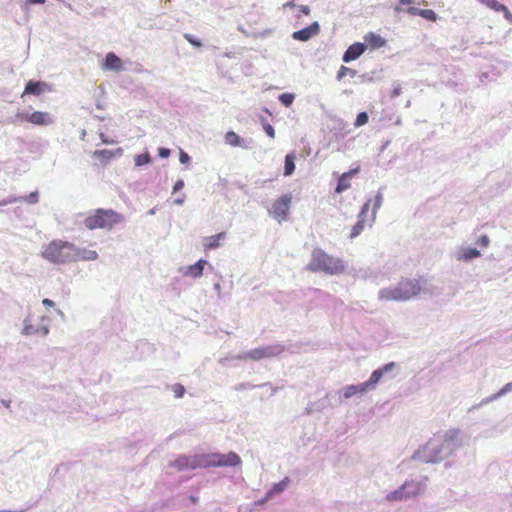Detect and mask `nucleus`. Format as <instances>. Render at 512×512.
I'll use <instances>...</instances> for the list:
<instances>
[{
    "instance_id": "nucleus-1",
    "label": "nucleus",
    "mask_w": 512,
    "mask_h": 512,
    "mask_svg": "<svg viewBox=\"0 0 512 512\" xmlns=\"http://www.w3.org/2000/svg\"><path fill=\"white\" fill-rule=\"evenodd\" d=\"M461 445L460 431L450 429L431 438L424 446L414 452L412 458L425 463H438L449 457Z\"/></svg>"
},
{
    "instance_id": "nucleus-2",
    "label": "nucleus",
    "mask_w": 512,
    "mask_h": 512,
    "mask_svg": "<svg viewBox=\"0 0 512 512\" xmlns=\"http://www.w3.org/2000/svg\"><path fill=\"white\" fill-rule=\"evenodd\" d=\"M427 290V280L404 278L396 285L379 290L378 299L381 301H408Z\"/></svg>"
},
{
    "instance_id": "nucleus-3",
    "label": "nucleus",
    "mask_w": 512,
    "mask_h": 512,
    "mask_svg": "<svg viewBox=\"0 0 512 512\" xmlns=\"http://www.w3.org/2000/svg\"><path fill=\"white\" fill-rule=\"evenodd\" d=\"M428 477L418 476L413 479L406 480L397 489L390 491L386 494L385 500L387 502H402L407 501L423 495L426 491Z\"/></svg>"
},
{
    "instance_id": "nucleus-4",
    "label": "nucleus",
    "mask_w": 512,
    "mask_h": 512,
    "mask_svg": "<svg viewBox=\"0 0 512 512\" xmlns=\"http://www.w3.org/2000/svg\"><path fill=\"white\" fill-rule=\"evenodd\" d=\"M307 269L312 272H323L328 275H337L344 271L345 265L340 258L327 254L322 249H314Z\"/></svg>"
},
{
    "instance_id": "nucleus-5",
    "label": "nucleus",
    "mask_w": 512,
    "mask_h": 512,
    "mask_svg": "<svg viewBox=\"0 0 512 512\" xmlns=\"http://www.w3.org/2000/svg\"><path fill=\"white\" fill-rule=\"evenodd\" d=\"M125 222L124 215L112 209H97L95 212L85 218L84 224L90 229L111 230L116 225Z\"/></svg>"
},
{
    "instance_id": "nucleus-6",
    "label": "nucleus",
    "mask_w": 512,
    "mask_h": 512,
    "mask_svg": "<svg viewBox=\"0 0 512 512\" xmlns=\"http://www.w3.org/2000/svg\"><path fill=\"white\" fill-rule=\"evenodd\" d=\"M72 243L62 240H53L43 246L41 256L52 264H66L73 262Z\"/></svg>"
},
{
    "instance_id": "nucleus-7",
    "label": "nucleus",
    "mask_w": 512,
    "mask_h": 512,
    "mask_svg": "<svg viewBox=\"0 0 512 512\" xmlns=\"http://www.w3.org/2000/svg\"><path fill=\"white\" fill-rule=\"evenodd\" d=\"M204 468L208 467H233L239 466L242 460L235 452L202 454Z\"/></svg>"
},
{
    "instance_id": "nucleus-8",
    "label": "nucleus",
    "mask_w": 512,
    "mask_h": 512,
    "mask_svg": "<svg viewBox=\"0 0 512 512\" xmlns=\"http://www.w3.org/2000/svg\"><path fill=\"white\" fill-rule=\"evenodd\" d=\"M34 317L31 313H28L26 317L23 319V328L21 330V334L23 336H42L46 337L50 333L49 328V318L47 316L40 317V323L35 325Z\"/></svg>"
},
{
    "instance_id": "nucleus-9",
    "label": "nucleus",
    "mask_w": 512,
    "mask_h": 512,
    "mask_svg": "<svg viewBox=\"0 0 512 512\" xmlns=\"http://www.w3.org/2000/svg\"><path fill=\"white\" fill-rule=\"evenodd\" d=\"M396 369L397 364L395 362H389L374 370L370 375V378L366 381L371 391H374L378 383H380L382 380L393 379L396 376Z\"/></svg>"
},
{
    "instance_id": "nucleus-10",
    "label": "nucleus",
    "mask_w": 512,
    "mask_h": 512,
    "mask_svg": "<svg viewBox=\"0 0 512 512\" xmlns=\"http://www.w3.org/2000/svg\"><path fill=\"white\" fill-rule=\"evenodd\" d=\"M178 471L193 470L196 468H204L203 455H181L171 464Z\"/></svg>"
},
{
    "instance_id": "nucleus-11",
    "label": "nucleus",
    "mask_w": 512,
    "mask_h": 512,
    "mask_svg": "<svg viewBox=\"0 0 512 512\" xmlns=\"http://www.w3.org/2000/svg\"><path fill=\"white\" fill-rule=\"evenodd\" d=\"M292 197L289 194L283 195L278 198L269 209V214L277 221L282 222L286 220Z\"/></svg>"
},
{
    "instance_id": "nucleus-12",
    "label": "nucleus",
    "mask_w": 512,
    "mask_h": 512,
    "mask_svg": "<svg viewBox=\"0 0 512 512\" xmlns=\"http://www.w3.org/2000/svg\"><path fill=\"white\" fill-rule=\"evenodd\" d=\"M371 391L366 381L355 384V385H347L341 388L336 392L338 403L341 404L345 400H348L354 396L363 395L367 392Z\"/></svg>"
},
{
    "instance_id": "nucleus-13",
    "label": "nucleus",
    "mask_w": 512,
    "mask_h": 512,
    "mask_svg": "<svg viewBox=\"0 0 512 512\" xmlns=\"http://www.w3.org/2000/svg\"><path fill=\"white\" fill-rule=\"evenodd\" d=\"M481 252L475 247H471L466 244H461L457 246L453 252L452 257L454 260L458 262H471L476 258L481 257Z\"/></svg>"
},
{
    "instance_id": "nucleus-14",
    "label": "nucleus",
    "mask_w": 512,
    "mask_h": 512,
    "mask_svg": "<svg viewBox=\"0 0 512 512\" xmlns=\"http://www.w3.org/2000/svg\"><path fill=\"white\" fill-rule=\"evenodd\" d=\"M101 68L105 71L121 72L124 70V65L123 61L115 53L109 52L106 54Z\"/></svg>"
},
{
    "instance_id": "nucleus-15",
    "label": "nucleus",
    "mask_w": 512,
    "mask_h": 512,
    "mask_svg": "<svg viewBox=\"0 0 512 512\" xmlns=\"http://www.w3.org/2000/svg\"><path fill=\"white\" fill-rule=\"evenodd\" d=\"M233 359L241 360V361H246V360L260 361L261 360V347H257L255 349H252V350H249V351H246V352H242V353L237 354L235 356H229V357L221 358L219 360V363L224 365L226 361L233 360Z\"/></svg>"
},
{
    "instance_id": "nucleus-16",
    "label": "nucleus",
    "mask_w": 512,
    "mask_h": 512,
    "mask_svg": "<svg viewBox=\"0 0 512 512\" xmlns=\"http://www.w3.org/2000/svg\"><path fill=\"white\" fill-rule=\"evenodd\" d=\"M72 257L73 262L76 261H94L98 258V253L94 250H89L86 248H80L75 246L72 243Z\"/></svg>"
},
{
    "instance_id": "nucleus-17",
    "label": "nucleus",
    "mask_w": 512,
    "mask_h": 512,
    "mask_svg": "<svg viewBox=\"0 0 512 512\" xmlns=\"http://www.w3.org/2000/svg\"><path fill=\"white\" fill-rule=\"evenodd\" d=\"M319 31H320L319 23L313 22L310 26H308L304 29L295 31L292 34V38L294 40L305 42V41H308L309 39H311L313 36L317 35L319 33Z\"/></svg>"
},
{
    "instance_id": "nucleus-18",
    "label": "nucleus",
    "mask_w": 512,
    "mask_h": 512,
    "mask_svg": "<svg viewBox=\"0 0 512 512\" xmlns=\"http://www.w3.org/2000/svg\"><path fill=\"white\" fill-rule=\"evenodd\" d=\"M366 50V45L364 43L356 42L350 45L345 51L342 60L345 63L351 62L357 58H359Z\"/></svg>"
},
{
    "instance_id": "nucleus-19",
    "label": "nucleus",
    "mask_w": 512,
    "mask_h": 512,
    "mask_svg": "<svg viewBox=\"0 0 512 512\" xmlns=\"http://www.w3.org/2000/svg\"><path fill=\"white\" fill-rule=\"evenodd\" d=\"M28 121L35 125L47 126L54 123V118L48 112L35 111L28 116Z\"/></svg>"
},
{
    "instance_id": "nucleus-20",
    "label": "nucleus",
    "mask_w": 512,
    "mask_h": 512,
    "mask_svg": "<svg viewBox=\"0 0 512 512\" xmlns=\"http://www.w3.org/2000/svg\"><path fill=\"white\" fill-rule=\"evenodd\" d=\"M208 262L204 259L198 260L195 264L189 265L186 268L182 270V274L184 276H190L193 278H199L203 274V270L205 265H207Z\"/></svg>"
},
{
    "instance_id": "nucleus-21",
    "label": "nucleus",
    "mask_w": 512,
    "mask_h": 512,
    "mask_svg": "<svg viewBox=\"0 0 512 512\" xmlns=\"http://www.w3.org/2000/svg\"><path fill=\"white\" fill-rule=\"evenodd\" d=\"M481 4L487 6L488 8L496 11L503 12L505 19L512 23V13L508 10V8L497 2V0H478Z\"/></svg>"
},
{
    "instance_id": "nucleus-22",
    "label": "nucleus",
    "mask_w": 512,
    "mask_h": 512,
    "mask_svg": "<svg viewBox=\"0 0 512 512\" xmlns=\"http://www.w3.org/2000/svg\"><path fill=\"white\" fill-rule=\"evenodd\" d=\"M226 233L220 232L216 235L203 238L202 244L205 249H216L221 245V241L225 240Z\"/></svg>"
},
{
    "instance_id": "nucleus-23",
    "label": "nucleus",
    "mask_w": 512,
    "mask_h": 512,
    "mask_svg": "<svg viewBox=\"0 0 512 512\" xmlns=\"http://www.w3.org/2000/svg\"><path fill=\"white\" fill-rule=\"evenodd\" d=\"M284 346L281 344H273L261 347V360L272 358L280 355L284 351Z\"/></svg>"
},
{
    "instance_id": "nucleus-24",
    "label": "nucleus",
    "mask_w": 512,
    "mask_h": 512,
    "mask_svg": "<svg viewBox=\"0 0 512 512\" xmlns=\"http://www.w3.org/2000/svg\"><path fill=\"white\" fill-rule=\"evenodd\" d=\"M290 483L289 477H285L279 483L274 484L270 490L266 493V499H272L277 495H280L285 491Z\"/></svg>"
},
{
    "instance_id": "nucleus-25",
    "label": "nucleus",
    "mask_w": 512,
    "mask_h": 512,
    "mask_svg": "<svg viewBox=\"0 0 512 512\" xmlns=\"http://www.w3.org/2000/svg\"><path fill=\"white\" fill-rule=\"evenodd\" d=\"M48 85L44 82L29 81L25 87L24 93L40 95L46 91Z\"/></svg>"
},
{
    "instance_id": "nucleus-26",
    "label": "nucleus",
    "mask_w": 512,
    "mask_h": 512,
    "mask_svg": "<svg viewBox=\"0 0 512 512\" xmlns=\"http://www.w3.org/2000/svg\"><path fill=\"white\" fill-rule=\"evenodd\" d=\"M365 41L373 49L381 48L386 44V40L383 37L373 32H369L365 36Z\"/></svg>"
},
{
    "instance_id": "nucleus-27",
    "label": "nucleus",
    "mask_w": 512,
    "mask_h": 512,
    "mask_svg": "<svg viewBox=\"0 0 512 512\" xmlns=\"http://www.w3.org/2000/svg\"><path fill=\"white\" fill-rule=\"evenodd\" d=\"M383 193L381 190H379L376 195L374 196V198L372 199V204H373V208H372V213H371V223H373L376 219V215H377V211L381 208L382 204H383Z\"/></svg>"
},
{
    "instance_id": "nucleus-28",
    "label": "nucleus",
    "mask_w": 512,
    "mask_h": 512,
    "mask_svg": "<svg viewBox=\"0 0 512 512\" xmlns=\"http://www.w3.org/2000/svg\"><path fill=\"white\" fill-rule=\"evenodd\" d=\"M295 155L293 153L287 154L285 157L284 175L290 176L295 170Z\"/></svg>"
},
{
    "instance_id": "nucleus-29",
    "label": "nucleus",
    "mask_w": 512,
    "mask_h": 512,
    "mask_svg": "<svg viewBox=\"0 0 512 512\" xmlns=\"http://www.w3.org/2000/svg\"><path fill=\"white\" fill-rule=\"evenodd\" d=\"M225 142H226V144L234 146V147H236V146H243L244 147V145L242 144V140L239 137V135L236 134L233 131H229V132L226 133V135H225ZM245 148H247V146H245Z\"/></svg>"
},
{
    "instance_id": "nucleus-30",
    "label": "nucleus",
    "mask_w": 512,
    "mask_h": 512,
    "mask_svg": "<svg viewBox=\"0 0 512 512\" xmlns=\"http://www.w3.org/2000/svg\"><path fill=\"white\" fill-rule=\"evenodd\" d=\"M350 186H351V184H350L349 174L343 173L338 180V184H337L335 191H336V193H342L345 190L349 189Z\"/></svg>"
},
{
    "instance_id": "nucleus-31",
    "label": "nucleus",
    "mask_w": 512,
    "mask_h": 512,
    "mask_svg": "<svg viewBox=\"0 0 512 512\" xmlns=\"http://www.w3.org/2000/svg\"><path fill=\"white\" fill-rule=\"evenodd\" d=\"M121 154H122L121 148H118L115 151L103 149V150H97L94 152V156L104 158V159H110L115 155H121Z\"/></svg>"
},
{
    "instance_id": "nucleus-32",
    "label": "nucleus",
    "mask_w": 512,
    "mask_h": 512,
    "mask_svg": "<svg viewBox=\"0 0 512 512\" xmlns=\"http://www.w3.org/2000/svg\"><path fill=\"white\" fill-rule=\"evenodd\" d=\"M366 220L358 218L357 223L353 226L350 238L353 239L361 234V232L364 230Z\"/></svg>"
},
{
    "instance_id": "nucleus-33",
    "label": "nucleus",
    "mask_w": 512,
    "mask_h": 512,
    "mask_svg": "<svg viewBox=\"0 0 512 512\" xmlns=\"http://www.w3.org/2000/svg\"><path fill=\"white\" fill-rule=\"evenodd\" d=\"M134 160H135L136 166H142L145 164H149L151 162V157L148 153H144V154L136 155Z\"/></svg>"
},
{
    "instance_id": "nucleus-34",
    "label": "nucleus",
    "mask_w": 512,
    "mask_h": 512,
    "mask_svg": "<svg viewBox=\"0 0 512 512\" xmlns=\"http://www.w3.org/2000/svg\"><path fill=\"white\" fill-rule=\"evenodd\" d=\"M356 71L346 66H341L337 73V80H342L346 75L355 76Z\"/></svg>"
},
{
    "instance_id": "nucleus-35",
    "label": "nucleus",
    "mask_w": 512,
    "mask_h": 512,
    "mask_svg": "<svg viewBox=\"0 0 512 512\" xmlns=\"http://www.w3.org/2000/svg\"><path fill=\"white\" fill-rule=\"evenodd\" d=\"M294 94L291 93H283L279 96V101L285 106L289 107L294 101Z\"/></svg>"
},
{
    "instance_id": "nucleus-36",
    "label": "nucleus",
    "mask_w": 512,
    "mask_h": 512,
    "mask_svg": "<svg viewBox=\"0 0 512 512\" xmlns=\"http://www.w3.org/2000/svg\"><path fill=\"white\" fill-rule=\"evenodd\" d=\"M19 201H26L28 204H36L39 201V193L34 191L26 197H20Z\"/></svg>"
},
{
    "instance_id": "nucleus-37",
    "label": "nucleus",
    "mask_w": 512,
    "mask_h": 512,
    "mask_svg": "<svg viewBox=\"0 0 512 512\" xmlns=\"http://www.w3.org/2000/svg\"><path fill=\"white\" fill-rule=\"evenodd\" d=\"M420 16L429 21H436L438 19L437 14L431 9H423Z\"/></svg>"
},
{
    "instance_id": "nucleus-38",
    "label": "nucleus",
    "mask_w": 512,
    "mask_h": 512,
    "mask_svg": "<svg viewBox=\"0 0 512 512\" xmlns=\"http://www.w3.org/2000/svg\"><path fill=\"white\" fill-rule=\"evenodd\" d=\"M368 122V115L366 112H361L357 115V118L355 120V127H360L365 125Z\"/></svg>"
},
{
    "instance_id": "nucleus-39",
    "label": "nucleus",
    "mask_w": 512,
    "mask_h": 512,
    "mask_svg": "<svg viewBox=\"0 0 512 512\" xmlns=\"http://www.w3.org/2000/svg\"><path fill=\"white\" fill-rule=\"evenodd\" d=\"M372 199H368L362 206L360 213L358 214V218L367 220V213L370 208Z\"/></svg>"
},
{
    "instance_id": "nucleus-40",
    "label": "nucleus",
    "mask_w": 512,
    "mask_h": 512,
    "mask_svg": "<svg viewBox=\"0 0 512 512\" xmlns=\"http://www.w3.org/2000/svg\"><path fill=\"white\" fill-rule=\"evenodd\" d=\"M476 245H478L479 247L481 248H487L489 245H490V238L488 235L484 234V235H481L477 240H476Z\"/></svg>"
},
{
    "instance_id": "nucleus-41",
    "label": "nucleus",
    "mask_w": 512,
    "mask_h": 512,
    "mask_svg": "<svg viewBox=\"0 0 512 512\" xmlns=\"http://www.w3.org/2000/svg\"><path fill=\"white\" fill-rule=\"evenodd\" d=\"M421 293H423L425 295L436 296V295H439V290L435 285H433L432 283H429L427 281V290L421 291Z\"/></svg>"
},
{
    "instance_id": "nucleus-42",
    "label": "nucleus",
    "mask_w": 512,
    "mask_h": 512,
    "mask_svg": "<svg viewBox=\"0 0 512 512\" xmlns=\"http://www.w3.org/2000/svg\"><path fill=\"white\" fill-rule=\"evenodd\" d=\"M172 390L176 398H181L185 393V388L180 384H175Z\"/></svg>"
},
{
    "instance_id": "nucleus-43",
    "label": "nucleus",
    "mask_w": 512,
    "mask_h": 512,
    "mask_svg": "<svg viewBox=\"0 0 512 512\" xmlns=\"http://www.w3.org/2000/svg\"><path fill=\"white\" fill-rule=\"evenodd\" d=\"M21 198H18L17 196H9L3 200L0 201V206H6V205H9V204H13V203H16V202H19Z\"/></svg>"
},
{
    "instance_id": "nucleus-44",
    "label": "nucleus",
    "mask_w": 512,
    "mask_h": 512,
    "mask_svg": "<svg viewBox=\"0 0 512 512\" xmlns=\"http://www.w3.org/2000/svg\"><path fill=\"white\" fill-rule=\"evenodd\" d=\"M501 395L499 394V392L495 393V394H492L490 395L489 397H486L484 398L481 402H480V405H487L495 400H497L498 398H500Z\"/></svg>"
},
{
    "instance_id": "nucleus-45",
    "label": "nucleus",
    "mask_w": 512,
    "mask_h": 512,
    "mask_svg": "<svg viewBox=\"0 0 512 512\" xmlns=\"http://www.w3.org/2000/svg\"><path fill=\"white\" fill-rule=\"evenodd\" d=\"M512 391V382L505 384L498 392L502 396Z\"/></svg>"
},
{
    "instance_id": "nucleus-46",
    "label": "nucleus",
    "mask_w": 512,
    "mask_h": 512,
    "mask_svg": "<svg viewBox=\"0 0 512 512\" xmlns=\"http://www.w3.org/2000/svg\"><path fill=\"white\" fill-rule=\"evenodd\" d=\"M423 9H419L413 6H410L406 9V12L412 16H420Z\"/></svg>"
},
{
    "instance_id": "nucleus-47",
    "label": "nucleus",
    "mask_w": 512,
    "mask_h": 512,
    "mask_svg": "<svg viewBox=\"0 0 512 512\" xmlns=\"http://www.w3.org/2000/svg\"><path fill=\"white\" fill-rule=\"evenodd\" d=\"M256 386L249 383V382H243V383H240L238 384L235 389L236 390H246V389H253L255 388Z\"/></svg>"
},
{
    "instance_id": "nucleus-48",
    "label": "nucleus",
    "mask_w": 512,
    "mask_h": 512,
    "mask_svg": "<svg viewBox=\"0 0 512 512\" xmlns=\"http://www.w3.org/2000/svg\"><path fill=\"white\" fill-rule=\"evenodd\" d=\"M184 38L189 42L191 43L192 45L196 46V47H200L202 44L199 40H196L193 38L192 35L190 34H185L184 35Z\"/></svg>"
},
{
    "instance_id": "nucleus-49",
    "label": "nucleus",
    "mask_w": 512,
    "mask_h": 512,
    "mask_svg": "<svg viewBox=\"0 0 512 512\" xmlns=\"http://www.w3.org/2000/svg\"><path fill=\"white\" fill-rule=\"evenodd\" d=\"M264 128V131L266 132V134L271 137V138H274L275 137V130L274 128L270 125V124H265L263 126Z\"/></svg>"
},
{
    "instance_id": "nucleus-50",
    "label": "nucleus",
    "mask_w": 512,
    "mask_h": 512,
    "mask_svg": "<svg viewBox=\"0 0 512 512\" xmlns=\"http://www.w3.org/2000/svg\"><path fill=\"white\" fill-rule=\"evenodd\" d=\"M179 160L182 164H186L190 161V156L184 152V151H180V155H179Z\"/></svg>"
},
{
    "instance_id": "nucleus-51",
    "label": "nucleus",
    "mask_w": 512,
    "mask_h": 512,
    "mask_svg": "<svg viewBox=\"0 0 512 512\" xmlns=\"http://www.w3.org/2000/svg\"><path fill=\"white\" fill-rule=\"evenodd\" d=\"M158 155L161 158H167L170 155V150L168 148L161 147V148L158 149Z\"/></svg>"
},
{
    "instance_id": "nucleus-52",
    "label": "nucleus",
    "mask_w": 512,
    "mask_h": 512,
    "mask_svg": "<svg viewBox=\"0 0 512 512\" xmlns=\"http://www.w3.org/2000/svg\"><path fill=\"white\" fill-rule=\"evenodd\" d=\"M401 94V86L397 84L391 92V98L398 97Z\"/></svg>"
},
{
    "instance_id": "nucleus-53",
    "label": "nucleus",
    "mask_w": 512,
    "mask_h": 512,
    "mask_svg": "<svg viewBox=\"0 0 512 512\" xmlns=\"http://www.w3.org/2000/svg\"><path fill=\"white\" fill-rule=\"evenodd\" d=\"M184 187V181L178 180L176 181L174 187H173V193H176L177 191L181 190Z\"/></svg>"
},
{
    "instance_id": "nucleus-54",
    "label": "nucleus",
    "mask_w": 512,
    "mask_h": 512,
    "mask_svg": "<svg viewBox=\"0 0 512 512\" xmlns=\"http://www.w3.org/2000/svg\"><path fill=\"white\" fill-rule=\"evenodd\" d=\"M46 0H23L24 5L27 7L30 4H44Z\"/></svg>"
},
{
    "instance_id": "nucleus-55",
    "label": "nucleus",
    "mask_w": 512,
    "mask_h": 512,
    "mask_svg": "<svg viewBox=\"0 0 512 512\" xmlns=\"http://www.w3.org/2000/svg\"><path fill=\"white\" fill-rule=\"evenodd\" d=\"M42 304L45 306V307H54L55 306V302L51 299H48V298H45L42 300Z\"/></svg>"
},
{
    "instance_id": "nucleus-56",
    "label": "nucleus",
    "mask_w": 512,
    "mask_h": 512,
    "mask_svg": "<svg viewBox=\"0 0 512 512\" xmlns=\"http://www.w3.org/2000/svg\"><path fill=\"white\" fill-rule=\"evenodd\" d=\"M100 139L104 144H114L116 141L108 139L103 133L100 134Z\"/></svg>"
},
{
    "instance_id": "nucleus-57",
    "label": "nucleus",
    "mask_w": 512,
    "mask_h": 512,
    "mask_svg": "<svg viewBox=\"0 0 512 512\" xmlns=\"http://www.w3.org/2000/svg\"><path fill=\"white\" fill-rule=\"evenodd\" d=\"M299 9L305 15H308L310 13V8L306 5H300Z\"/></svg>"
},
{
    "instance_id": "nucleus-58",
    "label": "nucleus",
    "mask_w": 512,
    "mask_h": 512,
    "mask_svg": "<svg viewBox=\"0 0 512 512\" xmlns=\"http://www.w3.org/2000/svg\"><path fill=\"white\" fill-rule=\"evenodd\" d=\"M358 172H359V168H355V169L350 170L349 172H346L345 174H349V178L351 179Z\"/></svg>"
},
{
    "instance_id": "nucleus-59",
    "label": "nucleus",
    "mask_w": 512,
    "mask_h": 512,
    "mask_svg": "<svg viewBox=\"0 0 512 512\" xmlns=\"http://www.w3.org/2000/svg\"><path fill=\"white\" fill-rule=\"evenodd\" d=\"M401 5H411L415 3V0H399Z\"/></svg>"
},
{
    "instance_id": "nucleus-60",
    "label": "nucleus",
    "mask_w": 512,
    "mask_h": 512,
    "mask_svg": "<svg viewBox=\"0 0 512 512\" xmlns=\"http://www.w3.org/2000/svg\"><path fill=\"white\" fill-rule=\"evenodd\" d=\"M184 203V196L180 197V198H176L174 200V204L176 205H182Z\"/></svg>"
},
{
    "instance_id": "nucleus-61",
    "label": "nucleus",
    "mask_w": 512,
    "mask_h": 512,
    "mask_svg": "<svg viewBox=\"0 0 512 512\" xmlns=\"http://www.w3.org/2000/svg\"><path fill=\"white\" fill-rule=\"evenodd\" d=\"M1 403H2L6 408H9V407H10V404H11V401H10V400H6V399H2V400H1Z\"/></svg>"
},
{
    "instance_id": "nucleus-62",
    "label": "nucleus",
    "mask_w": 512,
    "mask_h": 512,
    "mask_svg": "<svg viewBox=\"0 0 512 512\" xmlns=\"http://www.w3.org/2000/svg\"><path fill=\"white\" fill-rule=\"evenodd\" d=\"M270 499H266V496L264 498H261V500H259L257 502L258 505H263L265 504L267 501H269Z\"/></svg>"
},
{
    "instance_id": "nucleus-63",
    "label": "nucleus",
    "mask_w": 512,
    "mask_h": 512,
    "mask_svg": "<svg viewBox=\"0 0 512 512\" xmlns=\"http://www.w3.org/2000/svg\"><path fill=\"white\" fill-rule=\"evenodd\" d=\"M189 499L193 504H196L198 502V497L196 496H190Z\"/></svg>"
},
{
    "instance_id": "nucleus-64",
    "label": "nucleus",
    "mask_w": 512,
    "mask_h": 512,
    "mask_svg": "<svg viewBox=\"0 0 512 512\" xmlns=\"http://www.w3.org/2000/svg\"><path fill=\"white\" fill-rule=\"evenodd\" d=\"M56 313H57L60 317H62V318L64 317V313H63V311H62V310L57 309V310H56Z\"/></svg>"
}]
</instances>
